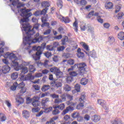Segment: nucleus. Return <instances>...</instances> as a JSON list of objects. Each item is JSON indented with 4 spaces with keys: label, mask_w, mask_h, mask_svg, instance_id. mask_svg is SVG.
Segmentation results:
<instances>
[{
    "label": "nucleus",
    "mask_w": 124,
    "mask_h": 124,
    "mask_svg": "<svg viewBox=\"0 0 124 124\" xmlns=\"http://www.w3.org/2000/svg\"><path fill=\"white\" fill-rule=\"evenodd\" d=\"M39 26H40L39 23H36L33 25V29H31L32 26L29 22L25 23V24H22V27H21V29L23 32V36H25V34L27 35L24 38L23 37V44L22 45V46L25 50H29L31 44L40 43L44 38H47L49 37V36L43 37V35H39V32H37L34 35V39L32 40H31V36L35 33L34 29L36 31H39Z\"/></svg>",
    "instance_id": "1"
},
{
    "label": "nucleus",
    "mask_w": 124,
    "mask_h": 124,
    "mask_svg": "<svg viewBox=\"0 0 124 124\" xmlns=\"http://www.w3.org/2000/svg\"><path fill=\"white\" fill-rule=\"evenodd\" d=\"M3 57L5 59H7L9 58L10 61L12 62L11 64H9V65L11 67H14L15 70L16 71H19L20 70L21 73L19 74L20 78L22 77L23 75H25L26 73H28L29 70H28V67L24 66L23 64H19L18 62L19 59L16 55V54H14L11 52H6V54H4Z\"/></svg>",
    "instance_id": "2"
},
{
    "label": "nucleus",
    "mask_w": 124,
    "mask_h": 124,
    "mask_svg": "<svg viewBox=\"0 0 124 124\" xmlns=\"http://www.w3.org/2000/svg\"><path fill=\"white\" fill-rule=\"evenodd\" d=\"M15 7L17 8L18 13H19L20 16L22 17L20 21V28H22L23 25H26V24L30 22V17L32 16V13L31 12L32 9H27V7L23 8H21V7L17 8L16 6Z\"/></svg>",
    "instance_id": "3"
},
{
    "label": "nucleus",
    "mask_w": 124,
    "mask_h": 124,
    "mask_svg": "<svg viewBox=\"0 0 124 124\" xmlns=\"http://www.w3.org/2000/svg\"><path fill=\"white\" fill-rule=\"evenodd\" d=\"M86 66H87V64L84 62L75 64L74 65L72 66L71 68L68 69V71H71V70H74L75 68H77L78 69L79 74H80V75H83L87 73V71H86Z\"/></svg>",
    "instance_id": "4"
},
{
    "label": "nucleus",
    "mask_w": 124,
    "mask_h": 124,
    "mask_svg": "<svg viewBox=\"0 0 124 124\" xmlns=\"http://www.w3.org/2000/svg\"><path fill=\"white\" fill-rule=\"evenodd\" d=\"M5 1H7V0H4ZM10 2H12L11 4H8L9 6H10L11 10L14 12H15V10L12 7V5L15 7L16 6L17 8H19L20 7H22L23 6H25V4H22L20 2H19V0H9Z\"/></svg>",
    "instance_id": "5"
},
{
    "label": "nucleus",
    "mask_w": 124,
    "mask_h": 124,
    "mask_svg": "<svg viewBox=\"0 0 124 124\" xmlns=\"http://www.w3.org/2000/svg\"><path fill=\"white\" fill-rule=\"evenodd\" d=\"M43 54V51H37L36 53L33 54L32 55V58L34 60V61H39L40 58H41V55Z\"/></svg>",
    "instance_id": "6"
},
{
    "label": "nucleus",
    "mask_w": 124,
    "mask_h": 124,
    "mask_svg": "<svg viewBox=\"0 0 124 124\" xmlns=\"http://www.w3.org/2000/svg\"><path fill=\"white\" fill-rule=\"evenodd\" d=\"M35 77L34 76L30 75L25 77V75H22L21 77L19 78L21 81H29V80H34Z\"/></svg>",
    "instance_id": "7"
},
{
    "label": "nucleus",
    "mask_w": 124,
    "mask_h": 124,
    "mask_svg": "<svg viewBox=\"0 0 124 124\" xmlns=\"http://www.w3.org/2000/svg\"><path fill=\"white\" fill-rule=\"evenodd\" d=\"M11 69V68L10 66H9V65H4L2 68V72L3 74H7V73H8L9 71H10Z\"/></svg>",
    "instance_id": "8"
},
{
    "label": "nucleus",
    "mask_w": 124,
    "mask_h": 124,
    "mask_svg": "<svg viewBox=\"0 0 124 124\" xmlns=\"http://www.w3.org/2000/svg\"><path fill=\"white\" fill-rule=\"evenodd\" d=\"M82 50L80 48H78V53L77 54V56L78 57V58L79 59H84V57H85V53H84V52H82L81 51Z\"/></svg>",
    "instance_id": "9"
},
{
    "label": "nucleus",
    "mask_w": 124,
    "mask_h": 124,
    "mask_svg": "<svg viewBox=\"0 0 124 124\" xmlns=\"http://www.w3.org/2000/svg\"><path fill=\"white\" fill-rule=\"evenodd\" d=\"M98 104L101 105L105 110H107V107H106V102L103 99L97 100Z\"/></svg>",
    "instance_id": "10"
},
{
    "label": "nucleus",
    "mask_w": 124,
    "mask_h": 124,
    "mask_svg": "<svg viewBox=\"0 0 124 124\" xmlns=\"http://www.w3.org/2000/svg\"><path fill=\"white\" fill-rule=\"evenodd\" d=\"M65 107V105H64V104H61L58 106H55L53 107V109H54V110H58V109H59L60 110H63V109H64V108Z\"/></svg>",
    "instance_id": "11"
},
{
    "label": "nucleus",
    "mask_w": 124,
    "mask_h": 124,
    "mask_svg": "<svg viewBox=\"0 0 124 124\" xmlns=\"http://www.w3.org/2000/svg\"><path fill=\"white\" fill-rule=\"evenodd\" d=\"M22 115L23 118H25L26 120H28L30 118V112L27 110H24L22 111Z\"/></svg>",
    "instance_id": "12"
},
{
    "label": "nucleus",
    "mask_w": 124,
    "mask_h": 124,
    "mask_svg": "<svg viewBox=\"0 0 124 124\" xmlns=\"http://www.w3.org/2000/svg\"><path fill=\"white\" fill-rule=\"evenodd\" d=\"M105 6L106 9H112V8H113V6H114V5H113V3L108 2L105 4Z\"/></svg>",
    "instance_id": "13"
},
{
    "label": "nucleus",
    "mask_w": 124,
    "mask_h": 124,
    "mask_svg": "<svg viewBox=\"0 0 124 124\" xmlns=\"http://www.w3.org/2000/svg\"><path fill=\"white\" fill-rule=\"evenodd\" d=\"M89 57H91L93 59H96L97 56L96 55V52L93 49L92 51H90Z\"/></svg>",
    "instance_id": "14"
},
{
    "label": "nucleus",
    "mask_w": 124,
    "mask_h": 124,
    "mask_svg": "<svg viewBox=\"0 0 124 124\" xmlns=\"http://www.w3.org/2000/svg\"><path fill=\"white\" fill-rule=\"evenodd\" d=\"M50 85H46V84H44L43 85L42 88H41V91L42 92H47V91H48V90H50Z\"/></svg>",
    "instance_id": "15"
},
{
    "label": "nucleus",
    "mask_w": 124,
    "mask_h": 124,
    "mask_svg": "<svg viewBox=\"0 0 124 124\" xmlns=\"http://www.w3.org/2000/svg\"><path fill=\"white\" fill-rule=\"evenodd\" d=\"M92 120L93 121V122H94V123H97V122L100 120V116L97 115H94L92 117Z\"/></svg>",
    "instance_id": "16"
},
{
    "label": "nucleus",
    "mask_w": 124,
    "mask_h": 124,
    "mask_svg": "<svg viewBox=\"0 0 124 124\" xmlns=\"http://www.w3.org/2000/svg\"><path fill=\"white\" fill-rule=\"evenodd\" d=\"M86 27L88 28L87 30L88 32H90V33H93L94 32V28L92 27L91 25L88 24Z\"/></svg>",
    "instance_id": "17"
},
{
    "label": "nucleus",
    "mask_w": 124,
    "mask_h": 124,
    "mask_svg": "<svg viewBox=\"0 0 124 124\" xmlns=\"http://www.w3.org/2000/svg\"><path fill=\"white\" fill-rule=\"evenodd\" d=\"M42 7L43 8L49 7V1H44L41 3Z\"/></svg>",
    "instance_id": "18"
},
{
    "label": "nucleus",
    "mask_w": 124,
    "mask_h": 124,
    "mask_svg": "<svg viewBox=\"0 0 124 124\" xmlns=\"http://www.w3.org/2000/svg\"><path fill=\"white\" fill-rule=\"evenodd\" d=\"M18 76H19V74L17 72L13 73L11 76V78L12 80H16L17 78H18Z\"/></svg>",
    "instance_id": "19"
},
{
    "label": "nucleus",
    "mask_w": 124,
    "mask_h": 124,
    "mask_svg": "<svg viewBox=\"0 0 124 124\" xmlns=\"http://www.w3.org/2000/svg\"><path fill=\"white\" fill-rule=\"evenodd\" d=\"M55 75L57 78L59 79L60 78H62V76H63V73H62V72L60 70L58 72L55 73Z\"/></svg>",
    "instance_id": "20"
},
{
    "label": "nucleus",
    "mask_w": 124,
    "mask_h": 124,
    "mask_svg": "<svg viewBox=\"0 0 124 124\" xmlns=\"http://www.w3.org/2000/svg\"><path fill=\"white\" fill-rule=\"evenodd\" d=\"M80 115V113L78 112H75L71 114V117L73 119H77L79 115Z\"/></svg>",
    "instance_id": "21"
},
{
    "label": "nucleus",
    "mask_w": 124,
    "mask_h": 124,
    "mask_svg": "<svg viewBox=\"0 0 124 124\" xmlns=\"http://www.w3.org/2000/svg\"><path fill=\"white\" fill-rule=\"evenodd\" d=\"M118 36L120 40H124V32L123 31L119 32L118 34Z\"/></svg>",
    "instance_id": "22"
},
{
    "label": "nucleus",
    "mask_w": 124,
    "mask_h": 124,
    "mask_svg": "<svg viewBox=\"0 0 124 124\" xmlns=\"http://www.w3.org/2000/svg\"><path fill=\"white\" fill-rule=\"evenodd\" d=\"M108 42H109L110 45H112L114 42H115V38L112 36H110L108 38Z\"/></svg>",
    "instance_id": "23"
},
{
    "label": "nucleus",
    "mask_w": 124,
    "mask_h": 124,
    "mask_svg": "<svg viewBox=\"0 0 124 124\" xmlns=\"http://www.w3.org/2000/svg\"><path fill=\"white\" fill-rule=\"evenodd\" d=\"M93 13H94V11H91L88 15H86L85 18H86L87 19H90V18L93 16Z\"/></svg>",
    "instance_id": "24"
},
{
    "label": "nucleus",
    "mask_w": 124,
    "mask_h": 124,
    "mask_svg": "<svg viewBox=\"0 0 124 124\" xmlns=\"http://www.w3.org/2000/svg\"><path fill=\"white\" fill-rule=\"evenodd\" d=\"M17 87H18V83H17V82H16L14 83L13 86H11L10 89L12 91H13L14 92L15 91H16Z\"/></svg>",
    "instance_id": "25"
},
{
    "label": "nucleus",
    "mask_w": 124,
    "mask_h": 124,
    "mask_svg": "<svg viewBox=\"0 0 124 124\" xmlns=\"http://www.w3.org/2000/svg\"><path fill=\"white\" fill-rule=\"evenodd\" d=\"M68 41V37L67 36H65V38H63L61 40V42L62 45H65V42H67Z\"/></svg>",
    "instance_id": "26"
},
{
    "label": "nucleus",
    "mask_w": 124,
    "mask_h": 124,
    "mask_svg": "<svg viewBox=\"0 0 124 124\" xmlns=\"http://www.w3.org/2000/svg\"><path fill=\"white\" fill-rule=\"evenodd\" d=\"M75 90L77 93H79L81 91V86L79 84H77L75 86Z\"/></svg>",
    "instance_id": "27"
},
{
    "label": "nucleus",
    "mask_w": 124,
    "mask_h": 124,
    "mask_svg": "<svg viewBox=\"0 0 124 124\" xmlns=\"http://www.w3.org/2000/svg\"><path fill=\"white\" fill-rule=\"evenodd\" d=\"M53 110V107H50L49 108H45V111H44V113H46V114H48V113H50L51 111H52Z\"/></svg>",
    "instance_id": "28"
},
{
    "label": "nucleus",
    "mask_w": 124,
    "mask_h": 124,
    "mask_svg": "<svg viewBox=\"0 0 124 124\" xmlns=\"http://www.w3.org/2000/svg\"><path fill=\"white\" fill-rule=\"evenodd\" d=\"M32 105L34 107H37L38 106H39V101L38 100H35L32 103Z\"/></svg>",
    "instance_id": "29"
},
{
    "label": "nucleus",
    "mask_w": 124,
    "mask_h": 124,
    "mask_svg": "<svg viewBox=\"0 0 124 124\" xmlns=\"http://www.w3.org/2000/svg\"><path fill=\"white\" fill-rule=\"evenodd\" d=\"M73 81V77L71 76L68 77L66 78V83H68V84H70Z\"/></svg>",
    "instance_id": "30"
},
{
    "label": "nucleus",
    "mask_w": 124,
    "mask_h": 124,
    "mask_svg": "<svg viewBox=\"0 0 124 124\" xmlns=\"http://www.w3.org/2000/svg\"><path fill=\"white\" fill-rule=\"evenodd\" d=\"M81 43L82 44V47H84V49H85V50H86L87 51H90L89 46H88L87 44H86V43L82 42Z\"/></svg>",
    "instance_id": "31"
},
{
    "label": "nucleus",
    "mask_w": 124,
    "mask_h": 124,
    "mask_svg": "<svg viewBox=\"0 0 124 124\" xmlns=\"http://www.w3.org/2000/svg\"><path fill=\"white\" fill-rule=\"evenodd\" d=\"M25 86H26V84H25V83H24L23 81L21 82L18 84L17 83V87L18 89H23L25 88Z\"/></svg>",
    "instance_id": "32"
},
{
    "label": "nucleus",
    "mask_w": 124,
    "mask_h": 124,
    "mask_svg": "<svg viewBox=\"0 0 124 124\" xmlns=\"http://www.w3.org/2000/svg\"><path fill=\"white\" fill-rule=\"evenodd\" d=\"M62 20L64 21V22L65 23V24H68L69 23H70V20H69V18L68 17H62Z\"/></svg>",
    "instance_id": "33"
},
{
    "label": "nucleus",
    "mask_w": 124,
    "mask_h": 124,
    "mask_svg": "<svg viewBox=\"0 0 124 124\" xmlns=\"http://www.w3.org/2000/svg\"><path fill=\"white\" fill-rule=\"evenodd\" d=\"M65 95H64V96H66L67 99H68L69 101H68V102H70L71 101V100H73V96H71L70 94H65Z\"/></svg>",
    "instance_id": "34"
},
{
    "label": "nucleus",
    "mask_w": 124,
    "mask_h": 124,
    "mask_svg": "<svg viewBox=\"0 0 124 124\" xmlns=\"http://www.w3.org/2000/svg\"><path fill=\"white\" fill-rule=\"evenodd\" d=\"M73 27H74L75 31L76 32H78V23H77V21H75L73 24Z\"/></svg>",
    "instance_id": "35"
},
{
    "label": "nucleus",
    "mask_w": 124,
    "mask_h": 124,
    "mask_svg": "<svg viewBox=\"0 0 124 124\" xmlns=\"http://www.w3.org/2000/svg\"><path fill=\"white\" fill-rule=\"evenodd\" d=\"M75 62V61H74V60L73 59H69L67 61V63H68V64H69L70 65H73V64H74Z\"/></svg>",
    "instance_id": "36"
},
{
    "label": "nucleus",
    "mask_w": 124,
    "mask_h": 124,
    "mask_svg": "<svg viewBox=\"0 0 124 124\" xmlns=\"http://www.w3.org/2000/svg\"><path fill=\"white\" fill-rule=\"evenodd\" d=\"M29 69L30 70V72H34L35 71L36 69L34 68V66L33 65H31L29 66Z\"/></svg>",
    "instance_id": "37"
},
{
    "label": "nucleus",
    "mask_w": 124,
    "mask_h": 124,
    "mask_svg": "<svg viewBox=\"0 0 124 124\" xmlns=\"http://www.w3.org/2000/svg\"><path fill=\"white\" fill-rule=\"evenodd\" d=\"M64 90L66 92H70L71 91V87L67 84H65Z\"/></svg>",
    "instance_id": "38"
},
{
    "label": "nucleus",
    "mask_w": 124,
    "mask_h": 124,
    "mask_svg": "<svg viewBox=\"0 0 124 124\" xmlns=\"http://www.w3.org/2000/svg\"><path fill=\"white\" fill-rule=\"evenodd\" d=\"M44 56L46 57L47 59H49L51 56H52V53L49 52H46L45 53H44Z\"/></svg>",
    "instance_id": "39"
},
{
    "label": "nucleus",
    "mask_w": 124,
    "mask_h": 124,
    "mask_svg": "<svg viewBox=\"0 0 124 124\" xmlns=\"http://www.w3.org/2000/svg\"><path fill=\"white\" fill-rule=\"evenodd\" d=\"M52 114L53 116L59 115L60 114V110L59 109H54L52 111Z\"/></svg>",
    "instance_id": "40"
},
{
    "label": "nucleus",
    "mask_w": 124,
    "mask_h": 124,
    "mask_svg": "<svg viewBox=\"0 0 124 124\" xmlns=\"http://www.w3.org/2000/svg\"><path fill=\"white\" fill-rule=\"evenodd\" d=\"M88 79H84V80H82L80 82V84L81 85H83V86H85V85H87L88 84Z\"/></svg>",
    "instance_id": "41"
},
{
    "label": "nucleus",
    "mask_w": 124,
    "mask_h": 124,
    "mask_svg": "<svg viewBox=\"0 0 124 124\" xmlns=\"http://www.w3.org/2000/svg\"><path fill=\"white\" fill-rule=\"evenodd\" d=\"M69 75H70L71 77H76V76H77L78 74H77V73H76V72L73 71V72H70L69 73Z\"/></svg>",
    "instance_id": "42"
},
{
    "label": "nucleus",
    "mask_w": 124,
    "mask_h": 124,
    "mask_svg": "<svg viewBox=\"0 0 124 124\" xmlns=\"http://www.w3.org/2000/svg\"><path fill=\"white\" fill-rule=\"evenodd\" d=\"M63 119L65 122H67V121L70 120V115L66 114L63 117Z\"/></svg>",
    "instance_id": "43"
},
{
    "label": "nucleus",
    "mask_w": 124,
    "mask_h": 124,
    "mask_svg": "<svg viewBox=\"0 0 124 124\" xmlns=\"http://www.w3.org/2000/svg\"><path fill=\"white\" fill-rule=\"evenodd\" d=\"M77 121H78V122H79L80 123H82V122L84 121V118H83V117L80 116L79 114L77 118Z\"/></svg>",
    "instance_id": "44"
},
{
    "label": "nucleus",
    "mask_w": 124,
    "mask_h": 124,
    "mask_svg": "<svg viewBox=\"0 0 124 124\" xmlns=\"http://www.w3.org/2000/svg\"><path fill=\"white\" fill-rule=\"evenodd\" d=\"M69 111H68V109H67V108H66L65 109H64L62 112L61 113V115L62 116H64L66 114H67Z\"/></svg>",
    "instance_id": "45"
},
{
    "label": "nucleus",
    "mask_w": 124,
    "mask_h": 124,
    "mask_svg": "<svg viewBox=\"0 0 124 124\" xmlns=\"http://www.w3.org/2000/svg\"><path fill=\"white\" fill-rule=\"evenodd\" d=\"M79 4L80 5H86L87 4V1L86 0H80L79 1Z\"/></svg>",
    "instance_id": "46"
},
{
    "label": "nucleus",
    "mask_w": 124,
    "mask_h": 124,
    "mask_svg": "<svg viewBox=\"0 0 124 124\" xmlns=\"http://www.w3.org/2000/svg\"><path fill=\"white\" fill-rule=\"evenodd\" d=\"M32 101V99L31 98V97H27L26 98L27 104H30V103H31Z\"/></svg>",
    "instance_id": "47"
},
{
    "label": "nucleus",
    "mask_w": 124,
    "mask_h": 124,
    "mask_svg": "<svg viewBox=\"0 0 124 124\" xmlns=\"http://www.w3.org/2000/svg\"><path fill=\"white\" fill-rule=\"evenodd\" d=\"M21 99H22V101H21L19 100L16 101L17 103H18V104L16 105V106H17V107H19L20 104H23V103H24V99L23 98H21Z\"/></svg>",
    "instance_id": "48"
},
{
    "label": "nucleus",
    "mask_w": 124,
    "mask_h": 124,
    "mask_svg": "<svg viewBox=\"0 0 124 124\" xmlns=\"http://www.w3.org/2000/svg\"><path fill=\"white\" fill-rule=\"evenodd\" d=\"M26 92H27V88L26 87L21 88L20 91V93H21L22 94H24V93H26Z\"/></svg>",
    "instance_id": "49"
},
{
    "label": "nucleus",
    "mask_w": 124,
    "mask_h": 124,
    "mask_svg": "<svg viewBox=\"0 0 124 124\" xmlns=\"http://www.w3.org/2000/svg\"><path fill=\"white\" fill-rule=\"evenodd\" d=\"M120 122L119 121V119H116L115 120H113L112 121H111V124H119Z\"/></svg>",
    "instance_id": "50"
},
{
    "label": "nucleus",
    "mask_w": 124,
    "mask_h": 124,
    "mask_svg": "<svg viewBox=\"0 0 124 124\" xmlns=\"http://www.w3.org/2000/svg\"><path fill=\"white\" fill-rule=\"evenodd\" d=\"M52 61L53 62H59L58 56H54V57L52 58Z\"/></svg>",
    "instance_id": "51"
},
{
    "label": "nucleus",
    "mask_w": 124,
    "mask_h": 124,
    "mask_svg": "<svg viewBox=\"0 0 124 124\" xmlns=\"http://www.w3.org/2000/svg\"><path fill=\"white\" fill-rule=\"evenodd\" d=\"M33 15H34L36 17H37L38 16H40V15H41V14L40 13V11H36Z\"/></svg>",
    "instance_id": "52"
},
{
    "label": "nucleus",
    "mask_w": 124,
    "mask_h": 124,
    "mask_svg": "<svg viewBox=\"0 0 124 124\" xmlns=\"http://www.w3.org/2000/svg\"><path fill=\"white\" fill-rule=\"evenodd\" d=\"M51 33V30L48 29L46 30L44 32V35H47V34H50Z\"/></svg>",
    "instance_id": "53"
},
{
    "label": "nucleus",
    "mask_w": 124,
    "mask_h": 124,
    "mask_svg": "<svg viewBox=\"0 0 124 124\" xmlns=\"http://www.w3.org/2000/svg\"><path fill=\"white\" fill-rule=\"evenodd\" d=\"M124 13L120 12L118 14V15L117 16L118 19H122V17H123L124 16Z\"/></svg>",
    "instance_id": "54"
},
{
    "label": "nucleus",
    "mask_w": 124,
    "mask_h": 124,
    "mask_svg": "<svg viewBox=\"0 0 124 124\" xmlns=\"http://www.w3.org/2000/svg\"><path fill=\"white\" fill-rule=\"evenodd\" d=\"M65 49V47L64 46H61L59 47H58L57 50L59 51V52H61L62 51H63Z\"/></svg>",
    "instance_id": "55"
},
{
    "label": "nucleus",
    "mask_w": 124,
    "mask_h": 124,
    "mask_svg": "<svg viewBox=\"0 0 124 124\" xmlns=\"http://www.w3.org/2000/svg\"><path fill=\"white\" fill-rule=\"evenodd\" d=\"M58 119H59V116H54L50 120V123H54V121H56Z\"/></svg>",
    "instance_id": "56"
},
{
    "label": "nucleus",
    "mask_w": 124,
    "mask_h": 124,
    "mask_svg": "<svg viewBox=\"0 0 124 124\" xmlns=\"http://www.w3.org/2000/svg\"><path fill=\"white\" fill-rule=\"evenodd\" d=\"M33 88L35 91H39V90H40V86L37 84L33 85Z\"/></svg>",
    "instance_id": "57"
},
{
    "label": "nucleus",
    "mask_w": 124,
    "mask_h": 124,
    "mask_svg": "<svg viewBox=\"0 0 124 124\" xmlns=\"http://www.w3.org/2000/svg\"><path fill=\"white\" fill-rule=\"evenodd\" d=\"M62 82H57L55 84V87H56L57 88H61V87H62Z\"/></svg>",
    "instance_id": "58"
},
{
    "label": "nucleus",
    "mask_w": 124,
    "mask_h": 124,
    "mask_svg": "<svg viewBox=\"0 0 124 124\" xmlns=\"http://www.w3.org/2000/svg\"><path fill=\"white\" fill-rule=\"evenodd\" d=\"M58 31L60 33H63V28L60 27L58 29Z\"/></svg>",
    "instance_id": "59"
},
{
    "label": "nucleus",
    "mask_w": 124,
    "mask_h": 124,
    "mask_svg": "<svg viewBox=\"0 0 124 124\" xmlns=\"http://www.w3.org/2000/svg\"><path fill=\"white\" fill-rule=\"evenodd\" d=\"M110 24L108 23H106L104 24V27L105 29H109V28H110Z\"/></svg>",
    "instance_id": "60"
},
{
    "label": "nucleus",
    "mask_w": 124,
    "mask_h": 124,
    "mask_svg": "<svg viewBox=\"0 0 124 124\" xmlns=\"http://www.w3.org/2000/svg\"><path fill=\"white\" fill-rule=\"evenodd\" d=\"M63 56L66 59H68L70 57V53H63Z\"/></svg>",
    "instance_id": "61"
},
{
    "label": "nucleus",
    "mask_w": 124,
    "mask_h": 124,
    "mask_svg": "<svg viewBox=\"0 0 124 124\" xmlns=\"http://www.w3.org/2000/svg\"><path fill=\"white\" fill-rule=\"evenodd\" d=\"M50 96L52 98H59V95H57L55 93L54 94H51L50 95Z\"/></svg>",
    "instance_id": "62"
},
{
    "label": "nucleus",
    "mask_w": 124,
    "mask_h": 124,
    "mask_svg": "<svg viewBox=\"0 0 124 124\" xmlns=\"http://www.w3.org/2000/svg\"><path fill=\"white\" fill-rule=\"evenodd\" d=\"M67 108L68 109V111H73L74 110V107L71 106H69L68 107H67Z\"/></svg>",
    "instance_id": "63"
},
{
    "label": "nucleus",
    "mask_w": 124,
    "mask_h": 124,
    "mask_svg": "<svg viewBox=\"0 0 124 124\" xmlns=\"http://www.w3.org/2000/svg\"><path fill=\"white\" fill-rule=\"evenodd\" d=\"M6 121V116L3 115L0 118V122H5Z\"/></svg>",
    "instance_id": "64"
}]
</instances>
